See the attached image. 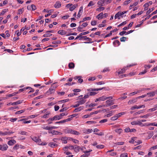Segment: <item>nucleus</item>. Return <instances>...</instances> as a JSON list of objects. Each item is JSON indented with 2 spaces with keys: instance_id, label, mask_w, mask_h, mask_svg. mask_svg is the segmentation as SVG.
I'll return each instance as SVG.
<instances>
[{
  "instance_id": "4d7b16f0",
  "label": "nucleus",
  "mask_w": 157,
  "mask_h": 157,
  "mask_svg": "<svg viewBox=\"0 0 157 157\" xmlns=\"http://www.w3.org/2000/svg\"><path fill=\"white\" fill-rule=\"evenodd\" d=\"M127 38L125 37H123L120 38V41L121 42H124L126 40Z\"/></svg>"
},
{
  "instance_id": "052dcab7",
  "label": "nucleus",
  "mask_w": 157,
  "mask_h": 157,
  "mask_svg": "<svg viewBox=\"0 0 157 157\" xmlns=\"http://www.w3.org/2000/svg\"><path fill=\"white\" fill-rule=\"evenodd\" d=\"M52 35V34L49 33H46L45 34H44L43 35L44 37H50Z\"/></svg>"
},
{
  "instance_id": "dca6fc26",
  "label": "nucleus",
  "mask_w": 157,
  "mask_h": 157,
  "mask_svg": "<svg viewBox=\"0 0 157 157\" xmlns=\"http://www.w3.org/2000/svg\"><path fill=\"white\" fill-rule=\"evenodd\" d=\"M70 134L76 135H80V133L78 132L75 130H73L71 129V130Z\"/></svg>"
},
{
  "instance_id": "09e8293b",
  "label": "nucleus",
  "mask_w": 157,
  "mask_h": 157,
  "mask_svg": "<svg viewBox=\"0 0 157 157\" xmlns=\"http://www.w3.org/2000/svg\"><path fill=\"white\" fill-rule=\"evenodd\" d=\"M105 7H101L98 8L96 9V11H102L105 9Z\"/></svg>"
},
{
  "instance_id": "c03bdc74",
  "label": "nucleus",
  "mask_w": 157,
  "mask_h": 157,
  "mask_svg": "<svg viewBox=\"0 0 157 157\" xmlns=\"http://www.w3.org/2000/svg\"><path fill=\"white\" fill-rule=\"evenodd\" d=\"M32 89L30 87H26V88H23L21 89H19V91H20V92H22L23 90H26V89Z\"/></svg>"
},
{
  "instance_id": "5701e85b",
  "label": "nucleus",
  "mask_w": 157,
  "mask_h": 157,
  "mask_svg": "<svg viewBox=\"0 0 157 157\" xmlns=\"http://www.w3.org/2000/svg\"><path fill=\"white\" fill-rule=\"evenodd\" d=\"M68 67L70 69H73L75 67V64L73 63H70L68 64Z\"/></svg>"
},
{
  "instance_id": "0e129e2a",
  "label": "nucleus",
  "mask_w": 157,
  "mask_h": 157,
  "mask_svg": "<svg viewBox=\"0 0 157 157\" xmlns=\"http://www.w3.org/2000/svg\"><path fill=\"white\" fill-rule=\"evenodd\" d=\"M138 106H137L136 105H135L132 106L131 108L130 109L131 110H133L135 109H138Z\"/></svg>"
},
{
  "instance_id": "6ab92c4d",
  "label": "nucleus",
  "mask_w": 157,
  "mask_h": 157,
  "mask_svg": "<svg viewBox=\"0 0 157 157\" xmlns=\"http://www.w3.org/2000/svg\"><path fill=\"white\" fill-rule=\"evenodd\" d=\"M103 16L102 13H100L96 17L98 19L100 20L103 18Z\"/></svg>"
},
{
  "instance_id": "39448f33",
  "label": "nucleus",
  "mask_w": 157,
  "mask_h": 157,
  "mask_svg": "<svg viewBox=\"0 0 157 157\" xmlns=\"http://www.w3.org/2000/svg\"><path fill=\"white\" fill-rule=\"evenodd\" d=\"M112 99L113 97L112 96H109L107 97L105 96H103L101 97H99V100H100V101H104L107 99Z\"/></svg>"
},
{
  "instance_id": "aec40b11",
  "label": "nucleus",
  "mask_w": 157,
  "mask_h": 157,
  "mask_svg": "<svg viewBox=\"0 0 157 157\" xmlns=\"http://www.w3.org/2000/svg\"><path fill=\"white\" fill-rule=\"evenodd\" d=\"M113 44L115 46H118L120 44L119 41L117 40H116L113 42Z\"/></svg>"
},
{
  "instance_id": "412c9836",
  "label": "nucleus",
  "mask_w": 157,
  "mask_h": 157,
  "mask_svg": "<svg viewBox=\"0 0 157 157\" xmlns=\"http://www.w3.org/2000/svg\"><path fill=\"white\" fill-rule=\"evenodd\" d=\"M83 106H80L79 107L76 108L74 111V112H77L78 111H80L82 109H83Z\"/></svg>"
},
{
  "instance_id": "7ed1b4c3",
  "label": "nucleus",
  "mask_w": 157,
  "mask_h": 157,
  "mask_svg": "<svg viewBox=\"0 0 157 157\" xmlns=\"http://www.w3.org/2000/svg\"><path fill=\"white\" fill-rule=\"evenodd\" d=\"M71 139V138H69L66 136L61 137L60 140L62 141V143L64 144H66L67 143V141Z\"/></svg>"
},
{
  "instance_id": "c85d7f7f",
  "label": "nucleus",
  "mask_w": 157,
  "mask_h": 157,
  "mask_svg": "<svg viewBox=\"0 0 157 157\" xmlns=\"http://www.w3.org/2000/svg\"><path fill=\"white\" fill-rule=\"evenodd\" d=\"M18 133L22 135H26L27 132L25 131L21 130L19 131Z\"/></svg>"
},
{
  "instance_id": "680f3d73",
  "label": "nucleus",
  "mask_w": 157,
  "mask_h": 157,
  "mask_svg": "<svg viewBox=\"0 0 157 157\" xmlns=\"http://www.w3.org/2000/svg\"><path fill=\"white\" fill-rule=\"evenodd\" d=\"M120 16L119 14V13H117L115 14V17H114V18H115V19H116L118 18V19H120Z\"/></svg>"
},
{
  "instance_id": "7c9ffc66",
  "label": "nucleus",
  "mask_w": 157,
  "mask_h": 157,
  "mask_svg": "<svg viewBox=\"0 0 157 157\" xmlns=\"http://www.w3.org/2000/svg\"><path fill=\"white\" fill-rule=\"evenodd\" d=\"M92 151V150H89V151H83V152L85 153L86 154L87 156H88L90 155V152H91Z\"/></svg>"
},
{
  "instance_id": "a878e982",
  "label": "nucleus",
  "mask_w": 157,
  "mask_h": 157,
  "mask_svg": "<svg viewBox=\"0 0 157 157\" xmlns=\"http://www.w3.org/2000/svg\"><path fill=\"white\" fill-rule=\"evenodd\" d=\"M105 2V0H100L98 2V5L103 6Z\"/></svg>"
},
{
  "instance_id": "338daca9",
  "label": "nucleus",
  "mask_w": 157,
  "mask_h": 157,
  "mask_svg": "<svg viewBox=\"0 0 157 157\" xmlns=\"http://www.w3.org/2000/svg\"><path fill=\"white\" fill-rule=\"evenodd\" d=\"M96 147L97 148H103L104 147V146L102 145H97Z\"/></svg>"
},
{
  "instance_id": "9b49d317",
  "label": "nucleus",
  "mask_w": 157,
  "mask_h": 157,
  "mask_svg": "<svg viewBox=\"0 0 157 157\" xmlns=\"http://www.w3.org/2000/svg\"><path fill=\"white\" fill-rule=\"evenodd\" d=\"M86 101V99L82 98L80 99V100L77 101V103H78L80 105H81L84 104Z\"/></svg>"
},
{
  "instance_id": "2f4dec72",
  "label": "nucleus",
  "mask_w": 157,
  "mask_h": 157,
  "mask_svg": "<svg viewBox=\"0 0 157 157\" xmlns=\"http://www.w3.org/2000/svg\"><path fill=\"white\" fill-rule=\"evenodd\" d=\"M91 19V17H85L84 18H83V20L82 21H80V22H84L85 21H87V20H90Z\"/></svg>"
},
{
  "instance_id": "473e14b6",
  "label": "nucleus",
  "mask_w": 157,
  "mask_h": 157,
  "mask_svg": "<svg viewBox=\"0 0 157 157\" xmlns=\"http://www.w3.org/2000/svg\"><path fill=\"white\" fill-rule=\"evenodd\" d=\"M147 126H149L150 125L154 126H157V123L155 122L148 123L147 125Z\"/></svg>"
},
{
  "instance_id": "20e7f679",
  "label": "nucleus",
  "mask_w": 157,
  "mask_h": 157,
  "mask_svg": "<svg viewBox=\"0 0 157 157\" xmlns=\"http://www.w3.org/2000/svg\"><path fill=\"white\" fill-rule=\"evenodd\" d=\"M0 150L2 151H5L7 150L8 146L6 144H3L2 145L0 144Z\"/></svg>"
},
{
  "instance_id": "b1692460",
  "label": "nucleus",
  "mask_w": 157,
  "mask_h": 157,
  "mask_svg": "<svg viewBox=\"0 0 157 157\" xmlns=\"http://www.w3.org/2000/svg\"><path fill=\"white\" fill-rule=\"evenodd\" d=\"M77 6V5L76 4H75L70 8L69 10L70 11H72L75 9Z\"/></svg>"
},
{
  "instance_id": "a19ab883",
  "label": "nucleus",
  "mask_w": 157,
  "mask_h": 157,
  "mask_svg": "<svg viewBox=\"0 0 157 157\" xmlns=\"http://www.w3.org/2000/svg\"><path fill=\"white\" fill-rule=\"evenodd\" d=\"M68 114V113H60V115H59V117H60V119L62 118V117L65 116H66Z\"/></svg>"
},
{
  "instance_id": "58836bf2",
  "label": "nucleus",
  "mask_w": 157,
  "mask_h": 157,
  "mask_svg": "<svg viewBox=\"0 0 157 157\" xmlns=\"http://www.w3.org/2000/svg\"><path fill=\"white\" fill-rule=\"evenodd\" d=\"M69 99H64V100H63L59 101V102L60 103H64V102H66L68 101H69Z\"/></svg>"
},
{
  "instance_id": "a18cd8bd",
  "label": "nucleus",
  "mask_w": 157,
  "mask_h": 157,
  "mask_svg": "<svg viewBox=\"0 0 157 157\" xmlns=\"http://www.w3.org/2000/svg\"><path fill=\"white\" fill-rule=\"evenodd\" d=\"M128 154L126 153L121 154L120 155V157H127Z\"/></svg>"
},
{
  "instance_id": "c756f323",
  "label": "nucleus",
  "mask_w": 157,
  "mask_h": 157,
  "mask_svg": "<svg viewBox=\"0 0 157 157\" xmlns=\"http://www.w3.org/2000/svg\"><path fill=\"white\" fill-rule=\"evenodd\" d=\"M126 113V112H122L120 113L117 114H116L117 117H118V118L121 117V116L122 115H124Z\"/></svg>"
},
{
  "instance_id": "13d9d810",
  "label": "nucleus",
  "mask_w": 157,
  "mask_h": 157,
  "mask_svg": "<svg viewBox=\"0 0 157 157\" xmlns=\"http://www.w3.org/2000/svg\"><path fill=\"white\" fill-rule=\"evenodd\" d=\"M157 13V9L155 11L153 12L151 14H150L149 16H148V18H149L151 16L153 15L156 14Z\"/></svg>"
},
{
  "instance_id": "4be33fe9",
  "label": "nucleus",
  "mask_w": 157,
  "mask_h": 157,
  "mask_svg": "<svg viewBox=\"0 0 157 157\" xmlns=\"http://www.w3.org/2000/svg\"><path fill=\"white\" fill-rule=\"evenodd\" d=\"M151 115L150 113H148L146 115L141 116L140 117L141 118H147L149 116H151Z\"/></svg>"
},
{
  "instance_id": "a211bd4d",
  "label": "nucleus",
  "mask_w": 157,
  "mask_h": 157,
  "mask_svg": "<svg viewBox=\"0 0 157 157\" xmlns=\"http://www.w3.org/2000/svg\"><path fill=\"white\" fill-rule=\"evenodd\" d=\"M137 98H136L135 99H133L129 100L128 102V104H131L134 103H135L137 101Z\"/></svg>"
},
{
  "instance_id": "3c124183",
  "label": "nucleus",
  "mask_w": 157,
  "mask_h": 157,
  "mask_svg": "<svg viewBox=\"0 0 157 157\" xmlns=\"http://www.w3.org/2000/svg\"><path fill=\"white\" fill-rule=\"evenodd\" d=\"M49 113L48 112H47L46 114L44 115V116L41 117V118H46L48 117V116Z\"/></svg>"
},
{
  "instance_id": "ddd939ff",
  "label": "nucleus",
  "mask_w": 157,
  "mask_h": 157,
  "mask_svg": "<svg viewBox=\"0 0 157 157\" xmlns=\"http://www.w3.org/2000/svg\"><path fill=\"white\" fill-rule=\"evenodd\" d=\"M71 129L68 128H66L63 130L64 132L66 134L71 133Z\"/></svg>"
},
{
  "instance_id": "4468645a",
  "label": "nucleus",
  "mask_w": 157,
  "mask_h": 157,
  "mask_svg": "<svg viewBox=\"0 0 157 157\" xmlns=\"http://www.w3.org/2000/svg\"><path fill=\"white\" fill-rule=\"evenodd\" d=\"M16 143V141L14 140H11L8 141V144L10 146H11L13 145L14 144H15Z\"/></svg>"
},
{
  "instance_id": "de8ad7c7",
  "label": "nucleus",
  "mask_w": 157,
  "mask_h": 157,
  "mask_svg": "<svg viewBox=\"0 0 157 157\" xmlns=\"http://www.w3.org/2000/svg\"><path fill=\"white\" fill-rule=\"evenodd\" d=\"M89 93L90 96H93L96 94L97 93L94 92L93 91H91Z\"/></svg>"
},
{
  "instance_id": "9d476101",
  "label": "nucleus",
  "mask_w": 157,
  "mask_h": 157,
  "mask_svg": "<svg viewBox=\"0 0 157 157\" xmlns=\"http://www.w3.org/2000/svg\"><path fill=\"white\" fill-rule=\"evenodd\" d=\"M82 10L83 7L82 6H81L79 8L78 13L77 14V18H79L80 17L81 15L82 14Z\"/></svg>"
},
{
  "instance_id": "0eeeda50",
  "label": "nucleus",
  "mask_w": 157,
  "mask_h": 157,
  "mask_svg": "<svg viewBox=\"0 0 157 157\" xmlns=\"http://www.w3.org/2000/svg\"><path fill=\"white\" fill-rule=\"evenodd\" d=\"M22 102V101L19 100L16 102H14L13 103L10 102L8 103L7 105H16L18 104H20Z\"/></svg>"
},
{
  "instance_id": "79ce46f5",
  "label": "nucleus",
  "mask_w": 157,
  "mask_h": 157,
  "mask_svg": "<svg viewBox=\"0 0 157 157\" xmlns=\"http://www.w3.org/2000/svg\"><path fill=\"white\" fill-rule=\"evenodd\" d=\"M83 38L85 40H90V39L89 37H87L86 36H81L80 39Z\"/></svg>"
},
{
  "instance_id": "603ef678",
  "label": "nucleus",
  "mask_w": 157,
  "mask_h": 157,
  "mask_svg": "<svg viewBox=\"0 0 157 157\" xmlns=\"http://www.w3.org/2000/svg\"><path fill=\"white\" fill-rule=\"evenodd\" d=\"M68 148V146H66L63 148V150L64 151V153L67 151Z\"/></svg>"
},
{
  "instance_id": "f3484780",
  "label": "nucleus",
  "mask_w": 157,
  "mask_h": 157,
  "mask_svg": "<svg viewBox=\"0 0 157 157\" xmlns=\"http://www.w3.org/2000/svg\"><path fill=\"white\" fill-rule=\"evenodd\" d=\"M61 6V4L59 2H57L54 5V7L56 8H58Z\"/></svg>"
},
{
  "instance_id": "f8f14e48",
  "label": "nucleus",
  "mask_w": 157,
  "mask_h": 157,
  "mask_svg": "<svg viewBox=\"0 0 157 157\" xmlns=\"http://www.w3.org/2000/svg\"><path fill=\"white\" fill-rule=\"evenodd\" d=\"M104 88L103 87L101 88H97V89H92V88H90L87 90L89 91H98L101 90H102Z\"/></svg>"
},
{
  "instance_id": "6e6552de",
  "label": "nucleus",
  "mask_w": 157,
  "mask_h": 157,
  "mask_svg": "<svg viewBox=\"0 0 157 157\" xmlns=\"http://www.w3.org/2000/svg\"><path fill=\"white\" fill-rule=\"evenodd\" d=\"M81 78L82 77L80 76H76L74 77V79L75 80L78 79V82L81 83L83 82V80Z\"/></svg>"
},
{
  "instance_id": "423d86ee",
  "label": "nucleus",
  "mask_w": 157,
  "mask_h": 157,
  "mask_svg": "<svg viewBox=\"0 0 157 157\" xmlns=\"http://www.w3.org/2000/svg\"><path fill=\"white\" fill-rule=\"evenodd\" d=\"M60 119L59 115H56L54 116L52 118H49L48 119V121H53L54 120H59Z\"/></svg>"
},
{
  "instance_id": "37998d69",
  "label": "nucleus",
  "mask_w": 157,
  "mask_h": 157,
  "mask_svg": "<svg viewBox=\"0 0 157 157\" xmlns=\"http://www.w3.org/2000/svg\"><path fill=\"white\" fill-rule=\"evenodd\" d=\"M18 93V92H17V93L14 92V93H13L12 94L7 95H6V97H11L15 95L16 94H17Z\"/></svg>"
},
{
  "instance_id": "5fc2aeb1",
  "label": "nucleus",
  "mask_w": 157,
  "mask_h": 157,
  "mask_svg": "<svg viewBox=\"0 0 157 157\" xmlns=\"http://www.w3.org/2000/svg\"><path fill=\"white\" fill-rule=\"evenodd\" d=\"M97 23V21L95 20L92 21L91 23V25L93 26L95 25Z\"/></svg>"
},
{
  "instance_id": "f704fd0d",
  "label": "nucleus",
  "mask_w": 157,
  "mask_h": 157,
  "mask_svg": "<svg viewBox=\"0 0 157 157\" xmlns=\"http://www.w3.org/2000/svg\"><path fill=\"white\" fill-rule=\"evenodd\" d=\"M95 4V3L92 1H90L88 4L87 5V7H90V6H93Z\"/></svg>"
},
{
  "instance_id": "72a5a7b5",
  "label": "nucleus",
  "mask_w": 157,
  "mask_h": 157,
  "mask_svg": "<svg viewBox=\"0 0 157 157\" xmlns=\"http://www.w3.org/2000/svg\"><path fill=\"white\" fill-rule=\"evenodd\" d=\"M49 133H52L53 135H57L58 134L59 132L53 130L51 132H49Z\"/></svg>"
},
{
  "instance_id": "f257e3e1",
  "label": "nucleus",
  "mask_w": 157,
  "mask_h": 157,
  "mask_svg": "<svg viewBox=\"0 0 157 157\" xmlns=\"http://www.w3.org/2000/svg\"><path fill=\"white\" fill-rule=\"evenodd\" d=\"M32 140L35 141L38 145H45L47 144L45 142H42L41 139L36 137H31Z\"/></svg>"
},
{
  "instance_id": "49530a36",
  "label": "nucleus",
  "mask_w": 157,
  "mask_h": 157,
  "mask_svg": "<svg viewBox=\"0 0 157 157\" xmlns=\"http://www.w3.org/2000/svg\"><path fill=\"white\" fill-rule=\"evenodd\" d=\"M25 111V110H21L16 112L15 113L16 114H21V113H23Z\"/></svg>"
},
{
  "instance_id": "c9c22d12",
  "label": "nucleus",
  "mask_w": 157,
  "mask_h": 157,
  "mask_svg": "<svg viewBox=\"0 0 157 157\" xmlns=\"http://www.w3.org/2000/svg\"><path fill=\"white\" fill-rule=\"evenodd\" d=\"M122 131V130L121 128L117 129L115 130V132L119 134H120Z\"/></svg>"
},
{
  "instance_id": "69168bd1",
  "label": "nucleus",
  "mask_w": 157,
  "mask_h": 157,
  "mask_svg": "<svg viewBox=\"0 0 157 157\" xmlns=\"http://www.w3.org/2000/svg\"><path fill=\"white\" fill-rule=\"evenodd\" d=\"M154 9L155 8L154 7H153L150 9H149V10L147 11V13L149 14L154 10Z\"/></svg>"
},
{
  "instance_id": "8fccbe9b",
  "label": "nucleus",
  "mask_w": 157,
  "mask_h": 157,
  "mask_svg": "<svg viewBox=\"0 0 157 157\" xmlns=\"http://www.w3.org/2000/svg\"><path fill=\"white\" fill-rule=\"evenodd\" d=\"M155 92H153L151 93H150L147 94V95H149V96H153L155 95Z\"/></svg>"
},
{
  "instance_id": "6e6d98bb",
  "label": "nucleus",
  "mask_w": 157,
  "mask_h": 157,
  "mask_svg": "<svg viewBox=\"0 0 157 157\" xmlns=\"http://www.w3.org/2000/svg\"><path fill=\"white\" fill-rule=\"evenodd\" d=\"M6 135H9V132H2V136H5Z\"/></svg>"
},
{
  "instance_id": "cd10ccee",
  "label": "nucleus",
  "mask_w": 157,
  "mask_h": 157,
  "mask_svg": "<svg viewBox=\"0 0 157 157\" xmlns=\"http://www.w3.org/2000/svg\"><path fill=\"white\" fill-rule=\"evenodd\" d=\"M58 33L62 35H64L66 34V32L63 30H59L58 32Z\"/></svg>"
},
{
  "instance_id": "4c0bfd02",
  "label": "nucleus",
  "mask_w": 157,
  "mask_h": 157,
  "mask_svg": "<svg viewBox=\"0 0 157 157\" xmlns=\"http://www.w3.org/2000/svg\"><path fill=\"white\" fill-rule=\"evenodd\" d=\"M49 145L52 147H53L56 146L57 144L51 142L49 144Z\"/></svg>"
},
{
  "instance_id": "864d4df0",
  "label": "nucleus",
  "mask_w": 157,
  "mask_h": 157,
  "mask_svg": "<svg viewBox=\"0 0 157 157\" xmlns=\"http://www.w3.org/2000/svg\"><path fill=\"white\" fill-rule=\"evenodd\" d=\"M147 124H146V123H145L144 124L142 123V122H141L140 120V123H139V125H140L141 127H142V126H147Z\"/></svg>"
},
{
  "instance_id": "1a4fd4ad",
  "label": "nucleus",
  "mask_w": 157,
  "mask_h": 157,
  "mask_svg": "<svg viewBox=\"0 0 157 157\" xmlns=\"http://www.w3.org/2000/svg\"><path fill=\"white\" fill-rule=\"evenodd\" d=\"M136 64H131L127 65V67H124L123 69H121L122 71V72L124 73L125 72V71L127 69V67H130L133 66L135 65Z\"/></svg>"
},
{
  "instance_id": "bf43d9fd",
  "label": "nucleus",
  "mask_w": 157,
  "mask_h": 157,
  "mask_svg": "<svg viewBox=\"0 0 157 157\" xmlns=\"http://www.w3.org/2000/svg\"><path fill=\"white\" fill-rule=\"evenodd\" d=\"M57 83V82H54V83H53L52 85V88H53L54 89H55L56 88L57 86L56 85V83Z\"/></svg>"
},
{
  "instance_id": "e2e57ef3",
  "label": "nucleus",
  "mask_w": 157,
  "mask_h": 157,
  "mask_svg": "<svg viewBox=\"0 0 157 157\" xmlns=\"http://www.w3.org/2000/svg\"><path fill=\"white\" fill-rule=\"evenodd\" d=\"M13 149L14 150H17L19 148V144H17L15 145L13 147Z\"/></svg>"
},
{
  "instance_id": "bb28decb",
  "label": "nucleus",
  "mask_w": 157,
  "mask_h": 157,
  "mask_svg": "<svg viewBox=\"0 0 157 157\" xmlns=\"http://www.w3.org/2000/svg\"><path fill=\"white\" fill-rule=\"evenodd\" d=\"M84 130L86 131V132H84V133H86L87 134L91 133L93 131V130L92 129H84Z\"/></svg>"
},
{
  "instance_id": "774afa93",
  "label": "nucleus",
  "mask_w": 157,
  "mask_h": 157,
  "mask_svg": "<svg viewBox=\"0 0 157 157\" xmlns=\"http://www.w3.org/2000/svg\"><path fill=\"white\" fill-rule=\"evenodd\" d=\"M107 119H105L101 120L99 121L100 123H104L106 122L107 121Z\"/></svg>"
},
{
  "instance_id": "f03ea898",
  "label": "nucleus",
  "mask_w": 157,
  "mask_h": 157,
  "mask_svg": "<svg viewBox=\"0 0 157 157\" xmlns=\"http://www.w3.org/2000/svg\"><path fill=\"white\" fill-rule=\"evenodd\" d=\"M108 100L106 101L105 102L106 104V105H104V107H108V106L114 104L113 101L112 100V99L110 98Z\"/></svg>"
},
{
  "instance_id": "393cba45",
  "label": "nucleus",
  "mask_w": 157,
  "mask_h": 157,
  "mask_svg": "<svg viewBox=\"0 0 157 157\" xmlns=\"http://www.w3.org/2000/svg\"><path fill=\"white\" fill-rule=\"evenodd\" d=\"M42 128L46 130H50V127L46 126L45 125H43L41 127Z\"/></svg>"
},
{
  "instance_id": "ea45409f",
  "label": "nucleus",
  "mask_w": 157,
  "mask_h": 157,
  "mask_svg": "<svg viewBox=\"0 0 157 157\" xmlns=\"http://www.w3.org/2000/svg\"><path fill=\"white\" fill-rule=\"evenodd\" d=\"M117 119H118V117H117V115L116 114L114 116L112 117L111 118V120L112 121H115L117 120Z\"/></svg>"
},
{
  "instance_id": "2eb2a0df",
  "label": "nucleus",
  "mask_w": 157,
  "mask_h": 157,
  "mask_svg": "<svg viewBox=\"0 0 157 157\" xmlns=\"http://www.w3.org/2000/svg\"><path fill=\"white\" fill-rule=\"evenodd\" d=\"M140 120H138L136 121H133L131 122V124L133 125H139Z\"/></svg>"
},
{
  "instance_id": "e433bc0d",
  "label": "nucleus",
  "mask_w": 157,
  "mask_h": 157,
  "mask_svg": "<svg viewBox=\"0 0 157 157\" xmlns=\"http://www.w3.org/2000/svg\"><path fill=\"white\" fill-rule=\"evenodd\" d=\"M80 149V147L78 146H77L76 147H74V150L75 152H77L79 151Z\"/></svg>"
}]
</instances>
